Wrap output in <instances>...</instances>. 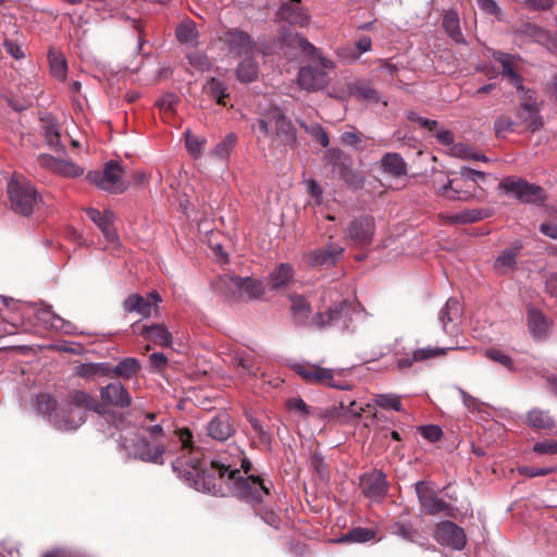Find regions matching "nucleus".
<instances>
[{"mask_svg": "<svg viewBox=\"0 0 557 557\" xmlns=\"http://www.w3.org/2000/svg\"><path fill=\"white\" fill-rule=\"evenodd\" d=\"M388 531L391 534L400 536L409 542H416L419 535L418 530L412 525V523L407 520H403L401 518L392 522L388 527Z\"/></svg>", "mask_w": 557, "mask_h": 557, "instance_id": "58836bf2", "label": "nucleus"}, {"mask_svg": "<svg viewBox=\"0 0 557 557\" xmlns=\"http://www.w3.org/2000/svg\"><path fill=\"white\" fill-rule=\"evenodd\" d=\"M256 125L264 136H269L274 126L275 135L285 146L294 147L296 145V129L292 121L278 108L271 109L265 116L258 119Z\"/></svg>", "mask_w": 557, "mask_h": 557, "instance_id": "20e7f679", "label": "nucleus"}, {"mask_svg": "<svg viewBox=\"0 0 557 557\" xmlns=\"http://www.w3.org/2000/svg\"><path fill=\"white\" fill-rule=\"evenodd\" d=\"M206 144V139L199 136H195L189 132L186 133L185 145L193 156L198 157Z\"/></svg>", "mask_w": 557, "mask_h": 557, "instance_id": "5fc2aeb1", "label": "nucleus"}, {"mask_svg": "<svg viewBox=\"0 0 557 557\" xmlns=\"http://www.w3.org/2000/svg\"><path fill=\"white\" fill-rule=\"evenodd\" d=\"M71 400L72 404L77 407L86 408L100 413L99 408L101 407V405L99 404V401L84 391H75L71 395Z\"/></svg>", "mask_w": 557, "mask_h": 557, "instance_id": "c03bdc74", "label": "nucleus"}, {"mask_svg": "<svg viewBox=\"0 0 557 557\" xmlns=\"http://www.w3.org/2000/svg\"><path fill=\"white\" fill-rule=\"evenodd\" d=\"M539 107L531 96L525 99L517 111L519 126L535 132L543 125L542 116L539 114Z\"/></svg>", "mask_w": 557, "mask_h": 557, "instance_id": "412c9836", "label": "nucleus"}, {"mask_svg": "<svg viewBox=\"0 0 557 557\" xmlns=\"http://www.w3.org/2000/svg\"><path fill=\"white\" fill-rule=\"evenodd\" d=\"M280 48L282 53L288 58L296 55L295 50H299L311 55L317 60L322 69L312 65L300 67L297 82L300 88L308 91H317L323 89L327 85L326 71L335 69V63L322 55L318 48L310 44L305 37L296 33L283 34L280 37Z\"/></svg>", "mask_w": 557, "mask_h": 557, "instance_id": "f03ea898", "label": "nucleus"}, {"mask_svg": "<svg viewBox=\"0 0 557 557\" xmlns=\"http://www.w3.org/2000/svg\"><path fill=\"white\" fill-rule=\"evenodd\" d=\"M434 537L441 545L454 549H462L466 545V534L462 528L453 521H442L436 525Z\"/></svg>", "mask_w": 557, "mask_h": 557, "instance_id": "2eb2a0df", "label": "nucleus"}, {"mask_svg": "<svg viewBox=\"0 0 557 557\" xmlns=\"http://www.w3.org/2000/svg\"><path fill=\"white\" fill-rule=\"evenodd\" d=\"M150 437L157 443L151 444L146 438H143L137 444L136 453L139 458L144 461H150L153 463H163V454L165 453L166 445L162 442L163 438H168L171 442L180 444V449L187 457L186 463L191 468V456L193 450H200V447H196L193 442V434L187 428L176 429L170 431L166 434L160 424H156L146 429Z\"/></svg>", "mask_w": 557, "mask_h": 557, "instance_id": "7ed1b4c3", "label": "nucleus"}, {"mask_svg": "<svg viewBox=\"0 0 557 557\" xmlns=\"http://www.w3.org/2000/svg\"><path fill=\"white\" fill-rule=\"evenodd\" d=\"M334 166L338 170L339 176L345 181L347 186L352 189L363 187L364 178L362 174L351 168V160L339 150H333Z\"/></svg>", "mask_w": 557, "mask_h": 557, "instance_id": "f3484780", "label": "nucleus"}, {"mask_svg": "<svg viewBox=\"0 0 557 557\" xmlns=\"http://www.w3.org/2000/svg\"><path fill=\"white\" fill-rule=\"evenodd\" d=\"M493 58L502 66L500 74L507 77L509 83L515 86L517 90H523L522 78L518 74L515 66V57L508 53L496 51L493 53Z\"/></svg>", "mask_w": 557, "mask_h": 557, "instance_id": "bb28decb", "label": "nucleus"}, {"mask_svg": "<svg viewBox=\"0 0 557 557\" xmlns=\"http://www.w3.org/2000/svg\"><path fill=\"white\" fill-rule=\"evenodd\" d=\"M534 429L549 430V434L557 436V420H529Z\"/></svg>", "mask_w": 557, "mask_h": 557, "instance_id": "69168bd1", "label": "nucleus"}, {"mask_svg": "<svg viewBox=\"0 0 557 557\" xmlns=\"http://www.w3.org/2000/svg\"><path fill=\"white\" fill-rule=\"evenodd\" d=\"M221 281L233 299L252 300L263 295V284L259 280L226 275Z\"/></svg>", "mask_w": 557, "mask_h": 557, "instance_id": "6e6552de", "label": "nucleus"}, {"mask_svg": "<svg viewBox=\"0 0 557 557\" xmlns=\"http://www.w3.org/2000/svg\"><path fill=\"white\" fill-rule=\"evenodd\" d=\"M337 54L347 63L355 62L361 55L352 45L338 48Z\"/></svg>", "mask_w": 557, "mask_h": 557, "instance_id": "e2e57ef3", "label": "nucleus"}, {"mask_svg": "<svg viewBox=\"0 0 557 557\" xmlns=\"http://www.w3.org/2000/svg\"><path fill=\"white\" fill-rule=\"evenodd\" d=\"M499 188L512 194L523 203H542L546 199L545 190L541 186L523 178L505 177L500 181Z\"/></svg>", "mask_w": 557, "mask_h": 557, "instance_id": "0eeeda50", "label": "nucleus"}, {"mask_svg": "<svg viewBox=\"0 0 557 557\" xmlns=\"http://www.w3.org/2000/svg\"><path fill=\"white\" fill-rule=\"evenodd\" d=\"M523 249L521 240H515L505 248L495 259L493 269L497 275H507L513 272L518 265V258Z\"/></svg>", "mask_w": 557, "mask_h": 557, "instance_id": "a211bd4d", "label": "nucleus"}, {"mask_svg": "<svg viewBox=\"0 0 557 557\" xmlns=\"http://www.w3.org/2000/svg\"><path fill=\"white\" fill-rule=\"evenodd\" d=\"M224 41L230 50L238 55L248 54L253 49V42L250 35L239 29L227 30L224 35Z\"/></svg>", "mask_w": 557, "mask_h": 557, "instance_id": "393cba45", "label": "nucleus"}, {"mask_svg": "<svg viewBox=\"0 0 557 557\" xmlns=\"http://www.w3.org/2000/svg\"><path fill=\"white\" fill-rule=\"evenodd\" d=\"M176 37L183 44H193L197 38L195 24L190 21L180 24L176 28Z\"/></svg>", "mask_w": 557, "mask_h": 557, "instance_id": "8fccbe9b", "label": "nucleus"}, {"mask_svg": "<svg viewBox=\"0 0 557 557\" xmlns=\"http://www.w3.org/2000/svg\"><path fill=\"white\" fill-rule=\"evenodd\" d=\"M421 435L430 441L431 443H435L440 441L443 436V431L440 426L435 424H428L419 428Z\"/></svg>", "mask_w": 557, "mask_h": 557, "instance_id": "bf43d9fd", "label": "nucleus"}, {"mask_svg": "<svg viewBox=\"0 0 557 557\" xmlns=\"http://www.w3.org/2000/svg\"><path fill=\"white\" fill-rule=\"evenodd\" d=\"M442 26L447 36L450 37L454 41H463L459 14L455 9L444 11Z\"/></svg>", "mask_w": 557, "mask_h": 557, "instance_id": "473e14b6", "label": "nucleus"}, {"mask_svg": "<svg viewBox=\"0 0 557 557\" xmlns=\"http://www.w3.org/2000/svg\"><path fill=\"white\" fill-rule=\"evenodd\" d=\"M460 304L455 298H449L444 308L440 311L438 320L443 324V330L446 334H453L455 332L454 326L449 327V323L456 322L460 318Z\"/></svg>", "mask_w": 557, "mask_h": 557, "instance_id": "7c9ffc66", "label": "nucleus"}, {"mask_svg": "<svg viewBox=\"0 0 557 557\" xmlns=\"http://www.w3.org/2000/svg\"><path fill=\"white\" fill-rule=\"evenodd\" d=\"M124 169L116 161H109L104 164L102 172L91 171L87 174V180L111 194H123L129 186L127 182L123 180Z\"/></svg>", "mask_w": 557, "mask_h": 557, "instance_id": "423d86ee", "label": "nucleus"}, {"mask_svg": "<svg viewBox=\"0 0 557 557\" xmlns=\"http://www.w3.org/2000/svg\"><path fill=\"white\" fill-rule=\"evenodd\" d=\"M293 370L298 374L306 383L321 384L332 388L344 389L346 386L336 381V374H341L339 371L334 369L323 368L313 363H297L293 366Z\"/></svg>", "mask_w": 557, "mask_h": 557, "instance_id": "1a4fd4ad", "label": "nucleus"}, {"mask_svg": "<svg viewBox=\"0 0 557 557\" xmlns=\"http://www.w3.org/2000/svg\"><path fill=\"white\" fill-rule=\"evenodd\" d=\"M191 456V470L197 480L203 481V486L210 491L211 481L214 480L215 474L220 479L227 475V479L233 482L236 494L240 499L249 503H260L263 496L270 494L269 487L264 484L259 475H248L243 478L239 474V469L236 468V462L232 459V455H220L216 458H207L203 451L193 450Z\"/></svg>", "mask_w": 557, "mask_h": 557, "instance_id": "f257e3e1", "label": "nucleus"}, {"mask_svg": "<svg viewBox=\"0 0 557 557\" xmlns=\"http://www.w3.org/2000/svg\"><path fill=\"white\" fill-rule=\"evenodd\" d=\"M533 451L539 455H557V441L537 442L533 446Z\"/></svg>", "mask_w": 557, "mask_h": 557, "instance_id": "052dcab7", "label": "nucleus"}, {"mask_svg": "<svg viewBox=\"0 0 557 557\" xmlns=\"http://www.w3.org/2000/svg\"><path fill=\"white\" fill-rule=\"evenodd\" d=\"M40 131L48 147L63 151L64 146L61 145V126L52 115H46L40 119Z\"/></svg>", "mask_w": 557, "mask_h": 557, "instance_id": "5701e85b", "label": "nucleus"}, {"mask_svg": "<svg viewBox=\"0 0 557 557\" xmlns=\"http://www.w3.org/2000/svg\"><path fill=\"white\" fill-rule=\"evenodd\" d=\"M101 398L115 407L126 408L132 403L128 391L121 383H110L101 388Z\"/></svg>", "mask_w": 557, "mask_h": 557, "instance_id": "b1692460", "label": "nucleus"}, {"mask_svg": "<svg viewBox=\"0 0 557 557\" xmlns=\"http://www.w3.org/2000/svg\"><path fill=\"white\" fill-rule=\"evenodd\" d=\"M286 407L287 409L294 413L299 416H313L315 412H313L306 403L298 397H292L286 400Z\"/></svg>", "mask_w": 557, "mask_h": 557, "instance_id": "864d4df0", "label": "nucleus"}, {"mask_svg": "<svg viewBox=\"0 0 557 557\" xmlns=\"http://www.w3.org/2000/svg\"><path fill=\"white\" fill-rule=\"evenodd\" d=\"M300 126L305 129L307 134L312 136L322 147H327L330 144L329 135L325 129L318 123L314 124H306L304 122L299 123Z\"/></svg>", "mask_w": 557, "mask_h": 557, "instance_id": "09e8293b", "label": "nucleus"}, {"mask_svg": "<svg viewBox=\"0 0 557 557\" xmlns=\"http://www.w3.org/2000/svg\"><path fill=\"white\" fill-rule=\"evenodd\" d=\"M258 64L251 58L244 59L237 66L236 76L242 83H251L258 77Z\"/></svg>", "mask_w": 557, "mask_h": 557, "instance_id": "a19ab883", "label": "nucleus"}, {"mask_svg": "<svg viewBox=\"0 0 557 557\" xmlns=\"http://www.w3.org/2000/svg\"><path fill=\"white\" fill-rule=\"evenodd\" d=\"M485 356L490 360L498 362V363H500L502 366H504V367H506L508 369L512 368V360H511V358L508 355H506L505 352H503L502 350H499V349H496V348L486 349L485 350Z\"/></svg>", "mask_w": 557, "mask_h": 557, "instance_id": "13d9d810", "label": "nucleus"}, {"mask_svg": "<svg viewBox=\"0 0 557 557\" xmlns=\"http://www.w3.org/2000/svg\"><path fill=\"white\" fill-rule=\"evenodd\" d=\"M57 400L48 393L37 395L35 406L39 414L50 416L57 409Z\"/></svg>", "mask_w": 557, "mask_h": 557, "instance_id": "de8ad7c7", "label": "nucleus"}, {"mask_svg": "<svg viewBox=\"0 0 557 557\" xmlns=\"http://www.w3.org/2000/svg\"><path fill=\"white\" fill-rule=\"evenodd\" d=\"M436 194L448 200L469 201L476 197L475 182H471L465 173V169H460L459 176L450 178L447 183L437 188Z\"/></svg>", "mask_w": 557, "mask_h": 557, "instance_id": "9d476101", "label": "nucleus"}, {"mask_svg": "<svg viewBox=\"0 0 557 557\" xmlns=\"http://www.w3.org/2000/svg\"><path fill=\"white\" fill-rule=\"evenodd\" d=\"M162 301L160 294L156 290L148 294V297H144L139 294L128 295L122 304L123 310L127 313H137L143 319L149 318L152 310H158V305Z\"/></svg>", "mask_w": 557, "mask_h": 557, "instance_id": "f8f14e48", "label": "nucleus"}, {"mask_svg": "<svg viewBox=\"0 0 557 557\" xmlns=\"http://www.w3.org/2000/svg\"><path fill=\"white\" fill-rule=\"evenodd\" d=\"M294 269L289 263H281L268 277L271 289L288 286L294 280Z\"/></svg>", "mask_w": 557, "mask_h": 557, "instance_id": "2f4dec72", "label": "nucleus"}, {"mask_svg": "<svg viewBox=\"0 0 557 557\" xmlns=\"http://www.w3.org/2000/svg\"><path fill=\"white\" fill-rule=\"evenodd\" d=\"M519 127V122L510 116L502 114L494 122V131L497 137H505L508 133H513Z\"/></svg>", "mask_w": 557, "mask_h": 557, "instance_id": "a18cd8bd", "label": "nucleus"}, {"mask_svg": "<svg viewBox=\"0 0 557 557\" xmlns=\"http://www.w3.org/2000/svg\"><path fill=\"white\" fill-rule=\"evenodd\" d=\"M203 91L220 106H226V99L230 98V94L227 92V87L221 81L210 77L207 79Z\"/></svg>", "mask_w": 557, "mask_h": 557, "instance_id": "c9c22d12", "label": "nucleus"}, {"mask_svg": "<svg viewBox=\"0 0 557 557\" xmlns=\"http://www.w3.org/2000/svg\"><path fill=\"white\" fill-rule=\"evenodd\" d=\"M362 134L357 129L344 132L341 136V143L357 148L362 143Z\"/></svg>", "mask_w": 557, "mask_h": 557, "instance_id": "680f3d73", "label": "nucleus"}, {"mask_svg": "<svg viewBox=\"0 0 557 557\" xmlns=\"http://www.w3.org/2000/svg\"><path fill=\"white\" fill-rule=\"evenodd\" d=\"M479 8L487 14L497 15L500 12L499 7L494 0H475Z\"/></svg>", "mask_w": 557, "mask_h": 557, "instance_id": "774afa93", "label": "nucleus"}, {"mask_svg": "<svg viewBox=\"0 0 557 557\" xmlns=\"http://www.w3.org/2000/svg\"><path fill=\"white\" fill-rule=\"evenodd\" d=\"M236 141L237 136L234 133H231L226 135L225 138L214 147L212 153L220 159H224L233 150Z\"/></svg>", "mask_w": 557, "mask_h": 557, "instance_id": "3c124183", "label": "nucleus"}, {"mask_svg": "<svg viewBox=\"0 0 557 557\" xmlns=\"http://www.w3.org/2000/svg\"><path fill=\"white\" fill-rule=\"evenodd\" d=\"M88 218L101 230L108 240L116 238L115 228L113 226L114 214L111 210L101 212L96 208L86 209Z\"/></svg>", "mask_w": 557, "mask_h": 557, "instance_id": "a878e982", "label": "nucleus"}, {"mask_svg": "<svg viewBox=\"0 0 557 557\" xmlns=\"http://www.w3.org/2000/svg\"><path fill=\"white\" fill-rule=\"evenodd\" d=\"M380 166L384 173L393 177L407 175V164L397 152H386L380 160Z\"/></svg>", "mask_w": 557, "mask_h": 557, "instance_id": "c85d7f7f", "label": "nucleus"}, {"mask_svg": "<svg viewBox=\"0 0 557 557\" xmlns=\"http://www.w3.org/2000/svg\"><path fill=\"white\" fill-rule=\"evenodd\" d=\"M207 432L211 438L224 442L235 433V428L230 420H210Z\"/></svg>", "mask_w": 557, "mask_h": 557, "instance_id": "72a5a7b5", "label": "nucleus"}, {"mask_svg": "<svg viewBox=\"0 0 557 557\" xmlns=\"http://www.w3.org/2000/svg\"><path fill=\"white\" fill-rule=\"evenodd\" d=\"M375 404L377 407L385 410H394L396 412L406 413L403 409L400 398L394 394L376 395Z\"/></svg>", "mask_w": 557, "mask_h": 557, "instance_id": "49530a36", "label": "nucleus"}, {"mask_svg": "<svg viewBox=\"0 0 557 557\" xmlns=\"http://www.w3.org/2000/svg\"><path fill=\"white\" fill-rule=\"evenodd\" d=\"M76 374L79 377L111 376L110 363H82L78 367H76Z\"/></svg>", "mask_w": 557, "mask_h": 557, "instance_id": "ea45409f", "label": "nucleus"}, {"mask_svg": "<svg viewBox=\"0 0 557 557\" xmlns=\"http://www.w3.org/2000/svg\"><path fill=\"white\" fill-rule=\"evenodd\" d=\"M451 348H419L413 351V360L421 362L431 358H436L446 355L447 350H450Z\"/></svg>", "mask_w": 557, "mask_h": 557, "instance_id": "603ef678", "label": "nucleus"}, {"mask_svg": "<svg viewBox=\"0 0 557 557\" xmlns=\"http://www.w3.org/2000/svg\"><path fill=\"white\" fill-rule=\"evenodd\" d=\"M347 91L350 97L358 101L377 103L381 96L376 89L373 88L370 82L356 81L347 85Z\"/></svg>", "mask_w": 557, "mask_h": 557, "instance_id": "cd10ccee", "label": "nucleus"}, {"mask_svg": "<svg viewBox=\"0 0 557 557\" xmlns=\"http://www.w3.org/2000/svg\"><path fill=\"white\" fill-rule=\"evenodd\" d=\"M180 102V98L174 94H166L157 101L159 109L164 112L172 114L175 111L176 106Z\"/></svg>", "mask_w": 557, "mask_h": 557, "instance_id": "6e6d98bb", "label": "nucleus"}, {"mask_svg": "<svg viewBox=\"0 0 557 557\" xmlns=\"http://www.w3.org/2000/svg\"><path fill=\"white\" fill-rule=\"evenodd\" d=\"M361 488L369 498H383L388 490L386 476L380 471L367 473L361 478Z\"/></svg>", "mask_w": 557, "mask_h": 557, "instance_id": "4be33fe9", "label": "nucleus"}, {"mask_svg": "<svg viewBox=\"0 0 557 557\" xmlns=\"http://www.w3.org/2000/svg\"><path fill=\"white\" fill-rule=\"evenodd\" d=\"M375 222L371 215L354 218L344 231L345 238L356 247L369 246L374 236Z\"/></svg>", "mask_w": 557, "mask_h": 557, "instance_id": "9b49d317", "label": "nucleus"}, {"mask_svg": "<svg viewBox=\"0 0 557 557\" xmlns=\"http://www.w3.org/2000/svg\"><path fill=\"white\" fill-rule=\"evenodd\" d=\"M133 329L139 336L157 346L170 347L172 345V334L164 324L152 323L149 325H138L135 323L133 324Z\"/></svg>", "mask_w": 557, "mask_h": 557, "instance_id": "aec40b11", "label": "nucleus"}, {"mask_svg": "<svg viewBox=\"0 0 557 557\" xmlns=\"http://www.w3.org/2000/svg\"><path fill=\"white\" fill-rule=\"evenodd\" d=\"M528 325L531 334L535 338H542L546 336L549 329V322L547 318L536 309L529 310Z\"/></svg>", "mask_w": 557, "mask_h": 557, "instance_id": "f704fd0d", "label": "nucleus"}, {"mask_svg": "<svg viewBox=\"0 0 557 557\" xmlns=\"http://www.w3.org/2000/svg\"><path fill=\"white\" fill-rule=\"evenodd\" d=\"M414 490L420 507L428 515H437L449 509L450 505L444 499L437 497L436 492L426 481H419L414 484Z\"/></svg>", "mask_w": 557, "mask_h": 557, "instance_id": "ddd939ff", "label": "nucleus"}, {"mask_svg": "<svg viewBox=\"0 0 557 557\" xmlns=\"http://www.w3.org/2000/svg\"><path fill=\"white\" fill-rule=\"evenodd\" d=\"M3 46L5 48L7 53H9L14 59L20 60L24 58V52L22 51L21 47L13 40L5 39Z\"/></svg>", "mask_w": 557, "mask_h": 557, "instance_id": "338daca9", "label": "nucleus"}, {"mask_svg": "<svg viewBox=\"0 0 557 557\" xmlns=\"http://www.w3.org/2000/svg\"><path fill=\"white\" fill-rule=\"evenodd\" d=\"M344 255V248L336 243L330 242L325 246L310 250L305 255V261L310 267L335 265Z\"/></svg>", "mask_w": 557, "mask_h": 557, "instance_id": "4468645a", "label": "nucleus"}, {"mask_svg": "<svg viewBox=\"0 0 557 557\" xmlns=\"http://www.w3.org/2000/svg\"><path fill=\"white\" fill-rule=\"evenodd\" d=\"M38 164L57 175L65 178H75L84 173V169L72 161L57 159L51 154H39L37 158Z\"/></svg>", "mask_w": 557, "mask_h": 557, "instance_id": "dca6fc26", "label": "nucleus"}, {"mask_svg": "<svg viewBox=\"0 0 557 557\" xmlns=\"http://www.w3.org/2000/svg\"><path fill=\"white\" fill-rule=\"evenodd\" d=\"M375 537V531L368 528H354L338 539L339 543H366Z\"/></svg>", "mask_w": 557, "mask_h": 557, "instance_id": "37998d69", "label": "nucleus"}, {"mask_svg": "<svg viewBox=\"0 0 557 557\" xmlns=\"http://www.w3.org/2000/svg\"><path fill=\"white\" fill-rule=\"evenodd\" d=\"M51 73L58 78H64L66 75V62L55 54H49Z\"/></svg>", "mask_w": 557, "mask_h": 557, "instance_id": "4d7b16f0", "label": "nucleus"}, {"mask_svg": "<svg viewBox=\"0 0 557 557\" xmlns=\"http://www.w3.org/2000/svg\"><path fill=\"white\" fill-rule=\"evenodd\" d=\"M277 18L290 25L304 27L310 22L308 10L301 5L300 0H288L277 11Z\"/></svg>", "mask_w": 557, "mask_h": 557, "instance_id": "6ab92c4d", "label": "nucleus"}, {"mask_svg": "<svg viewBox=\"0 0 557 557\" xmlns=\"http://www.w3.org/2000/svg\"><path fill=\"white\" fill-rule=\"evenodd\" d=\"M555 471L552 467H545V468H535V467H521L519 469V472L525 476L534 478V476H545Z\"/></svg>", "mask_w": 557, "mask_h": 557, "instance_id": "0e129e2a", "label": "nucleus"}, {"mask_svg": "<svg viewBox=\"0 0 557 557\" xmlns=\"http://www.w3.org/2000/svg\"><path fill=\"white\" fill-rule=\"evenodd\" d=\"M289 299L292 302L290 310L296 323L300 325L305 324L311 313V307L309 302L299 295H292Z\"/></svg>", "mask_w": 557, "mask_h": 557, "instance_id": "4c0bfd02", "label": "nucleus"}, {"mask_svg": "<svg viewBox=\"0 0 557 557\" xmlns=\"http://www.w3.org/2000/svg\"><path fill=\"white\" fill-rule=\"evenodd\" d=\"M8 194L11 209L24 216L30 215L40 200L36 188L28 182L10 181Z\"/></svg>", "mask_w": 557, "mask_h": 557, "instance_id": "39448f33", "label": "nucleus"}, {"mask_svg": "<svg viewBox=\"0 0 557 557\" xmlns=\"http://www.w3.org/2000/svg\"><path fill=\"white\" fill-rule=\"evenodd\" d=\"M346 308L345 302L330 308L325 312H319L313 317V323L319 327H324L337 321L342 317L343 309Z\"/></svg>", "mask_w": 557, "mask_h": 557, "instance_id": "79ce46f5", "label": "nucleus"}, {"mask_svg": "<svg viewBox=\"0 0 557 557\" xmlns=\"http://www.w3.org/2000/svg\"><path fill=\"white\" fill-rule=\"evenodd\" d=\"M140 368L141 367L138 359L134 357H127L115 366L110 363V375L123 380H129L138 374Z\"/></svg>", "mask_w": 557, "mask_h": 557, "instance_id": "c756f323", "label": "nucleus"}, {"mask_svg": "<svg viewBox=\"0 0 557 557\" xmlns=\"http://www.w3.org/2000/svg\"><path fill=\"white\" fill-rule=\"evenodd\" d=\"M493 213V209L490 208L468 209L453 215L450 220L453 223H474L492 216Z\"/></svg>", "mask_w": 557, "mask_h": 557, "instance_id": "e433bc0d", "label": "nucleus"}]
</instances>
